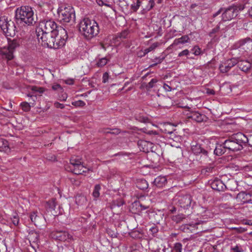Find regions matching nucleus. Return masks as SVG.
Returning <instances> with one entry per match:
<instances>
[{
    "instance_id": "1",
    "label": "nucleus",
    "mask_w": 252,
    "mask_h": 252,
    "mask_svg": "<svg viewBox=\"0 0 252 252\" xmlns=\"http://www.w3.org/2000/svg\"><path fill=\"white\" fill-rule=\"evenodd\" d=\"M58 26L55 22L49 20L41 22L36 29V33L39 41L41 40L44 45L52 47V42L49 40L50 36H53Z\"/></svg>"
},
{
    "instance_id": "2",
    "label": "nucleus",
    "mask_w": 252,
    "mask_h": 252,
    "mask_svg": "<svg viewBox=\"0 0 252 252\" xmlns=\"http://www.w3.org/2000/svg\"><path fill=\"white\" fill-rule=\"evenodd\" d=\"M79 31L86 38L91 39L98 34L99 29L94 20L85 18L80 23Z\"/></svg>"
},
{
    "instance_id": "3",
    "label": "nucleus",
    "mask_w": 252,
    "mask_h": 252,
    "mask_svg": "<svg viewBox=\"0 0 252 252\" xmlns=\"http://www.w3.org/2000/svg\"><path fill=\"white\" fill-rule=\"evenodd\" d=\"M248 142V138L242 133L239 132L233 134L224 142L225 148L227 149L228 152H230L242 150L243 144Z\"/></svg>"
},
{
    "instance_id": "4",
    "label": "nucleus",
    "mask_w": 252,
    "mask_h": 252,
    "mask_svg": "<svg viewBox=\"0 0 252 252\" xmlns=\"http://www.w3.org/2000/svg\"><path fill=\"white\" fill-rule=\"evenodd\" d=\"M16 19L26 25H32L34 22L33 11L29 6H22L16 9L15 11Z\"/></svg>"
},
{
    "instance_id": "5",
    "label": "nucleus",
    "mask_w": 252,
    "mask_h": 252,
    "mask_svg": "<svg viewBox=\"0 0 252 252\" xmlns=\"http://www.w3.org/2000/svg\"><path fill=\"white\" fill-rule=\"evenodd\" d=\"M53 36H50L49 40L52 42V47L59 48L63 46L68 38L67 31L62 27H58L54 32Z\"/></svg>"
},
{
    "instance_id": "6",
    "label": "nucleus",
    "mask_w": 252,
    "mask_h": 252,
    "mask_svg": "<svg viewBox=\"0 0 252 252\" xmlns=\"http://www.w3.org/2000/svg\"><path fill=\"white\" fill-rule=\"evenodd\" d=\"M61 22L63 24L75 23V14L74 8L70 5H62L58 9Z\"/></svg>"
},
{
    "instance_id": "7",
    "label": "nucleus",
    "mask_w": 252,
    "mask_h": 252,
    "mask_svg": "<svg viewBox=\"0 0 252 252\" xmlns=\"http://www.w3.org/2000/svg\"><path fill=\"white\" fill-rule=\"evenodd\" d=\"M20 45L19 40L13 39L8 41V46L4 47L0 49V55L3 59L11 60L14 57L13 52L15 49Z\"/></svg>"
},
{
    "instance_id": "8",
    "label": "nucleus",
    "mask_w": 252,
    "mask_h": 252,
    "mask_svg": "<svg viewBox=\"0 0 252 252\" xmlns=\"http://www.w3.org/2000/svg\"><path fill=\"white\" fill-rule=\"evenodd\" d=\"M0 27L6 36H14L16 34V27L13 21L7 19H0Z\"/></svg>"
},
{
    "instance_id": "9",
    "label": "nucleus",
    "mask_w": 252,
    "mask_h": 252,
    "mask_svg": "<svg viewBox=\"0 0 252 252\" xmlns=\"http://www.w3.org/2000/svg\"><path fill=\"white\" fill-rule=\"evenodd\" d=\"M175 200L178 205L184 209H188L192 206V197L189 195H179Z\"/></svg>"
},
{
    "instance_id": "10",
    "label": "nucleus",
    "mask_w": 252,
    "mask_h": 252,
    "mask_svg": "<svg viewBox=\"0 0 252 252\" xmlns=\"http://www.w3.org/2000/svg\"><path fill=\"white\" fill-rule=\"evenodd\" d=\"M239 13V10L236 6H230L226 8L221 15L223 21H230L236 17Z\"/></svg>"
},
{
    "instance_id": "11",
    "label": "nucleus",
    "mask_w": 252,
    "mask_h": 252,
    "mask_svg": "<svg viewBox=\"0 0 252 252\" xmlns=\"http://www.w3.org/2000/svg\"><path fill=\"white\" fill-rule=\"evenodd\" d=\"M53 239L61 241H69L72 239V236L65 230H56L51 233Z\"/></svg>"
},
{
    "instance_id": "12",
    "label": "nucleus",
    "mask_w": 252,
    "mask_h": 252,
    "mask_svg": "<svg viewBox=\"0 0 252 252\" xmlns=\"http://www.w3.org/2000/svg\"><path fill=\"white\" fill-rule=\"evenodd\" d=\"M235 46L240 51L248 52L252 49V40L250 38L241 40L235 43Z\"/></svg>"
},
{
    "instance_id": "13",
    "label": "nucleus",
    "mask_w": 252,
    "mask_h": 252,
    "mask_svg": "<svg viewBox=\"0 0 252 252\" xmlns=\"http://www.w3.org/2000/svg\"><path fill=\"white\" fill-rule=\"evenodd\" d=\"M232 184L236 185V182L233 180L228 181L226 185H225L220 180H215L211 183V185L212 189L218 191H222Z\"/></svg>"
},
{
    "instance_id": "14",
    "label": "nucleus",
    "mask_w": 252,
    "mask_h": 252,
    "mask_svg": "<svg viewBox=\"0 0 252 252\" xmlns=\"http://www.w3.org/2000/svg\"><path fill=\"white\" fill-rule=\"evenodd\" d=\"M238 60L236 58H232L230 60L222 63L219 66L220 70L222 73H226L230 69L237 64Z\"/></svg>"
},
{
    "instance_id": "15",
    "label": "nucleus",
    "mask_w": 252,
    "mask_h": 252,
    "mask_svg": "<svg viewBox=\"0 0 252 252\" xmlns=\"http://www.w3.org/2000/svg\"><path fill=\"white\" fill-rule=\"evenodd\" d=\"M238 202L242 204L249 203L252 201V194L244 191L239 192L236 197Z\"/></svg>"
},
{
    "instance_id": "16",
    "label": "nucleus",
    "mask_w": 252,
    "mask_h": 252,
    "mask_svg": "<svg viewBox=\"0 0 252 252\" xmlns=\"http://www.w3.org/2000/svg\"><path fill=\"white\" fill-rule=\"evenodd\" d=\"M138 145L141 151L145 153H149L153 151V144L149 141L141 140L138 142Z\"/></svg>"
},
{
    "instance_id": "17",
    "label": "nucleus",
    "mask_w": 252,
    "mask_h": 252,
    "mask_svg": "<svg viewBox=\"0 0 252 252\" xmlns=\"http://www.w3.org/2000/svg\"><path fill=\"white\" fill-rule=\"evenodd\" d=\"M191 151L196 155H201L204 157H208V152L204 149L200 144L192 145Z\"/></svg>"
},
{
    "instance_id": "18",
    "label": "nucleus",
    "mask_w": 252,
    "mask_h": 252,
    "mask_svg": "<svg viewBox=\"0 0 252 252\" xmlns=\"http://www.w3.org/2000/svg\"><path fill=\"white\" fill-rule=\"evenodd\" d=\"M31 221L37 226H40L41 223L43 222V217L41 215H38L35 212H32L30 215Z\"/></svg>"
},
{
    "instance_id": "19",
    "label": "nucleus",
    "mask_w": 252,
    "mask_h": 252,
    "mask_svg": "<svg viewBox=\"0 0 252 252\" xmlns=\"http://www.w3.org/2000/svg\"><path fill=\"white\" fill-rule=\"evenodd\" d=\"M190 38L188 35L182 36V37L175 39L170 47H174L179 44H185L190 42Z\"/></svg>"
},
{
    "instance_id": "20",
    "label": "nucleus",
    "mask_w": 252,
    "mask_h": 252,
    "mask_svg": "<svg viewBox=\"0 0 252 252\" xmlns=\"http://www.w3.org/2000/svg\"><path fill=\"white\" fill-rule=\"evenodd\" d=\"M188 117L196 121V122L200 123L203 121L205 118V116L199 113L198 112H192L190 113V115Z\"/></svg>"
},
{
    "instance_id": "21",
    "label": "nucleus",
    "mask_w": 252,
    "mask_h": 252,
    "mask_svg": "<svg viewBox=\"0 0 252 252\" xmlns=\"http://www.w3.org/2000/svg\"><path fill=\"white\" fill-rule=\"evenodd\" d=\"M73 172L77 175L82 174L83 173H86L88 171V169L85 166L83 163L79 164L77 166H75L74 167H71Z\"/></svg>"
},
{
    "instance_id": "22",
    "label": "nucleus",
    "mask_w": 252,
    "mask_h": 252,
    "mask_svg": "<svg viewBox=\"0 0 252 252\" xmlns=\"http://www.w3.org/2000/svg\"><path fill=\"white\" fill-rule=\"evenodd\" d=\"M0 151L8 153L10 151L8 141L3 138L0 137Z\"/></svg>"
},
{
    "instance_id": "23",
    "label": "nucleus",
    "mask_w": 252,
    "mask_h": 252,
    "mask_svg": "<svg viewBox=\"0 0 252 252\" xmlns=\"http://www.w3.org/2000/svg\"><path fill=\"white\" fill-rule=\"evenodd\" d=\"M167 182V179L164 176H158L155 178L154 184L158 188H162L165 185Z\"/></svg>"
},
{
    "instance_id": "24",
    "label": "nucleus",
    "mask_w": 252,
    "mask_h": 252,
    "mask_svg": "<svg viewBox=\"0 0 252 252\" xmlns=\"http://www.w3.org/2000/svg\"><path fill=\"white\" fill-rule=\"evenodd\" d=\"M227 151H228L227 149L225 148L224 142H223L222 144H217L214 153L217 156H221Z\"/></svg>"
},
{
    "instance_id": "25",
    "label": "nucleus",
    "mask_w": 252,
    "mask_h": 252,
    "mask_svg": "<svg viewBox=\"0 0 252 252\" xmlns=\"http://www.w3.org/2000/svg\"><path fill=\"white\" fill-rule=\"evenodd\" d=\"M238 66L239 68L244 72H248L251 67V63L247 61H243L238 62Z\"/></svg>"
},
{
    "instance_id": "26",
    "label": "nucleus",
    "mask_w": 252,
    "mask_h": 252,
    "mask_svg": "<svg viewBox=\"0 0 252 252\" xmlns=\"http://www.w3.org/2000/svg\"><path fill=\"white\" fill-rule=\"evenodd\" d=\"M56 206V199L52 198L51 200L46 202L45 207L50 210H54Z\"/></svg>"
},
{
    "instance_id": "27",
    "label": "nucleus",
    "mask_w": 252,
    "mask_h": 252,
    "mask_svg": "<svg viewBox=\"0 0 252 252\" xmlns=\"http://www.w3.org/2000/svg\"><path fill=\"white\" fill-rule=\"evenodd\" d=\"M136 186L139 189L144 190L148 188V184L145 180L141 179L137 182Z\"/></svg>"
},
{
    "instance_id": "28",
    "label": "nucleus",
    "mask_w": 252,
    "mask_h": 252,
    "mask_svg": "<svg viewBox=\"0 0 252 252\" xmlns=\"http://www.w3.org/2000/svg\"><path fill=\"white\" fill-rule=\"evenodd\" d=\"M70 162L71 165V167H74L75 166L78 165L79 164L83 163L82 158L78 157H73L70 160Z\"/></svg>"
},
{
    "instance_id": "29",
    "label": "nucleus",
    "mask_w": 252,
    "mask_h": 252,
    "mask_svg": "<svg viewBox=\"0 0 252 252\" xmlns=\"http://www.w3.org/2000/svg\"><path fill=\"white\" fill-rule=\"evenodd\" d=\"M100 189L101 188L99 185H96L94 186V189L93 192V196L95 198H97L99 196V191L100 190Z\"/></svg>"
},
{
    "instance_id": "30",
    "label": "nucleus",
    "mask_w": 252,
    "mask_h": 252,
    "mask_svg": "<svg viewBox=\"0 0 252 252\" xmlns=\"http://www.w3.org/2000/svg\"><path fill=\"white\" fill-rule=\"evenodd\" d=\"M230 250L233 252H243L244 251L243 247L239 244L232 246Z\"/></svg>"
},
{
    "instance_id": "31",
    "label": "nucleus",
    "mask_w": 252,
    "mask_h": 252,
    "mask_svg": "<svg viewBox=\"0 0 252 252\" xmlns=\"http://www.w3.org/2000/svg\"><path fill=\"white\" fill-rule=\"evenodd\" d=\"M32 91L33 92L36 93L38 94H41L45 91V90L42 87H39L37 86H32L31 88Z\"/></svg>"
},
{
    "instance_id": "32",
    "label": "nucleus",
    "mask_w": 252,
    "mask_h": 252,
    "mask_svg": "<svg viewBox=\"0 0 252 252\" xmlns=\"http://www.w3.org/2000/svg\"><path fill=\"white\" fill-rule=\"evenodd\" d=\"M108 59L106 58H102L100 59L96 63V65L98 67H102L104 66L108 62Z\"/></svg>"
},
{
    "instance_id": "33",
    "label": "nucleus",
    "mask_w": 252,
    "mask_h": 252,
    "mask_svg": "<svg viewBox=\"0 0 252 252\" xmlns=\"http://www.w3.org/2000/svg\"><path fill=\"white\" fill-rule=\"evenodd\" d=\"M158 80L156 78H153L150 82L147 85V89H151L154 88L155 86V84L158 82Z\"/></svg>"
},
{
    "instance_id": "34",
    "label": "nucleus",
    "mask_w": 252,
    "mask_h": 252,
    "mask_svg": "<svg viewBox=\"0 0 252 252\" xmlns=\"http://www.w3.org/2000/svg\"><path fill=\"white\" fill-rule=\"evenodd\" d=\"M173 251L174 252H182V245L180 243H176L174 244Z\"/></svg>"
},
{
    "instance_id": "35",
    "label": "nucleus",
    "mask_w": 252,
    "mask_h": 252,
    "mask_svg": "<svg viewBox=\"0 0 252 252\" xmlns=\"http://www.w3.org/2000/svg\"><path fill=\"white\" fill-rule=\"evenodd\" d=\"M155 5V1L154 0H149L148 2V5L146 6V7L144 8V10L148 11L150 10L151 9L153 8V7Z\"/></svg>"
},
{
    "instance_id": "36",
    "label": "nucleus",
    "mask_w": 252,
    "mask_h": 252,
    "mask_svg": "<svg viewBox=\"0 0 252 252\" xmlns=\"http://www.w3.org/2000/svg\"><path fill=\"white\" fill-rule=\"evenodd\" d=\"M191 50L193 54L195 56H198L201 54V49L198 46H194Z\"/></svg>"
},
{
    "instance_id": "37",
    "label": "nucleus",
    "mask_w": 252,
    "mask_h": 252,
    "mask_svg": "<svg viewBox=\"0 0 252 252\" xmlns=\"http://www.w3.org/2000/svg\"><path fill=\"white\" fill-rule=\"evenodd\" d=\"M21 106L22 108V109L25 111H28L30 109V105L29 103L27 102H23L21 103Z\"/></svg>"
},
{
    "instance_id": "38",
    "label": "nucleus",
    "mask_w": 252,
    "mask_h": 252,
    "mask_svg": "<svg viewBox=\"0 0 252 252\" xmlns=\"http://www.w3.org/2000/svg\"><path fill=\"white\" fill-rule=\"evenodd\" d=\"M158 231V228L157 226L154 225L149 229V232L155 236Z\"/></svg>"
},
{
    "instance_id": "39",
    "label": "nucleus",
    "mask_w": 252,
    "mask_h": 252,
    "mask_svg": "<svg viewBox=\"0 0 252 252\" xmlns=\"http://www.w3.org/2000/svg\"><path fill=\"white\" fill-rule=\"evenodd\" d=\"M141 2L140 0H137L136 4H132L131 6V9L134 11H136L141 5Z\"/></svg>"
},
{
    "instance_id": "40",
    "label": "nucleus",
    "mask_w": 252,
    "mask_h": 252,
    "mask_svg": "<svg viewBox=\"0 0 252 252\" xmlns=\"http://www.w3.org/2000/svg\"><path fill=\"white\" fill-rule=\"evenodd\" d=\"M164 60V58H160V57H156L154 59V62H155V63L151 64L150 67H153L156 65H157L158 63H161L163 60Z\"/></svg>"
},
{
    "instance_id": "41",
    "label": "nucleus",
    "mask_w": 252,
    "mask_h": 252,
    "mask_svg": "<svg viewBox=\"0 0 252 252\" xmlns=\"http://www.w3.org/2000/svg\"><path fill=\"white\" fill-rule=\"evenodd\" d=\"M185 219L183 217V215H178L173 217V220L176 222H179L183 220V219Z\"/></svg>"
},
{
    "instance_id": "42",
    "label": "nucleus",
    "mask_w": 252,
    "mask_h": 252,
    "mask_svg": "<svg viewBox=\"0 0 252 252\" xmlns=\"http://www.w3.org/2000/svg\"><path fill=\"white\" fill-rule=\"evenodd\" d=\"M72 104L75 106H84L85 103L82 100H78L72 102Z\"/></svg>"
},
{
    "instance_id": "43",
    "label": "nucleus",
    "mask_w": 252,
    "mask_h": 252,
    "mask_svg": "<svg viewBox=\"0 0 252 252\" xmlns=\"http://www.w3.org/2000/svg\"><path fill=\"white\" fill-rule=\"evenodd\" d=\"M222 198L223 200L226 201V200H229L230 198H234V197H233L232 195L230 193H225L223 194Z\"/></svg>"
},
{
    "instance_id": "44",
    "label": "nucleus",
    "mask_w": 252,
    "mask_h": 252,
    "mask_svg": "<svg viewBox=\"0 0 252 252\" xmlns=\"http://www.w3.org/2000/svg\"><path fill=\"white\" fill-rule=\"evenodd\" d=\"M139 206L140 207V210H144L147 208V207L141 204L139 202H135L133 204V206Z\"/></svg>"
},
{
    "instance_id": "45",
    "label": "nucleus",
    "mask_w": 252,
    "mask_h": 252,
    "mask_svg": "<svg viewBox=\"0 0 252 252\" xmlns=\"http://www.w3.org/2000/svg\"><path fill=\"white\" fill-rule=\"evenodd\" d=\"M12 223L15 225H17L19 223V218L17 216H14L13 218L11 219Z\"/></svg>"
},
{
    "instance_id": "46",
    "label": "nucleus",
    "mask_w": 252,
    "mask_h": 252,
    "mask_svg": "<svg viewBox=\"0 0 252 252\" xmlns=\"http://www.w3.org/2000/svg\"><path fill=\"white\" fill-rule=\"evenodd\" d=\"M109 79V74L107 72H105L102 76V82L105 83L108 82Z\"/></svg>"
},
{
    "instance_id": "47",
    "label": "nucleus",
    "mask_w": 252,
    "mask_h": 252,
    "mask_svg": "<svg viewBox=\"0 0 252 252\" xmlns=\"http://www.w3.org/2000/svg\"><path fill=\"white\" fill-rule=\"evenodd\" d=\"M220 30V27L218 26L212 30V31L209 33V35L210 36H213V35L215 33L218 32Z\"/></svg>"
},
{
    "instance_id": "48",
    "label": "nucleus",
    "mask_w": 252,
    "mask_h": 252,
    "mask_svg": "<svg viewBox=\"0 0 252 252\" xmlns=\"http://www.w3.org/2000/svg\"><path fill=\"white\" fill-rule=\"evenodd\" d=\"M189 53V51L188 49H185L178 54L179 57H182L183 56H188Z\"/></svg>"
},
{
    "instance_id": "49",
    "label": "nucleus",
    "mask_w": 252,
    "mask_h": 252,
    "mask_svg": "<svg viewBox=\"0 0 252 252\" xmlns=\"http://www.w3.org/2000/svg\"><path fill=\"white\" fill-rule=\"evenodd\" d=\"M52 88L54 91H61L62 90V88L61 85L58 84L53 85Z\"/></svg>"
},
{
    "instance_id": "50",
    "label": "nucleus",
    "mask_w": 252,
    "mask_h": 252,
    "mask_svg": "<svg viewBox=\"0 0 252 252\" xmlns=\"http://www.w3.org/2000/svg\"><path fill=\"white\" fill-rule=\"evenodd\" d=\"M158 45L159 44L158 42L154 43L149 47H148L149 50L152 51L155 49L157 47H158Z\"/></svg>"
},
{
    "instance_id": "51",
    "label": "nucleus",
    "mask_w": 252,
    "mask_h": 252,
    "mask_svg": "<svg viewBox=\"0 0 252 252\" xmlns=\"http://www.w3.org/2000/svg\"><path fill=\"white\" fill-rule=\"evenodd\" d=\"M54 106L57 108L63 109L64 108V106L63 104L60 103L58 102L54 103Z\"/></svg>"
},
{
    "instance_id": "52",
    "label": "nucleus",
    "mask_w": 252,
    "mask_h": 252,
    "mask_svg": "<svg viewBox=\"0 0 252 252\" xmlns=\"http://www.w3.org/2000/svg\"><path fill=\"white\" fill-rule=\"evenodd\" d=\"M163 87L165 91L167 92H170L172 90L171 87L166 84H164Z\"/></svg>"
},
{
    "instance_id": "53",
    "label": "nucleus",
    "mask_w": 252,
    "mask_h": 252,
    "mask_svg": "<svg viewBox=\"0 0 252 252\" xmlns=\"http://www.w3.org/2000/svg\"><path fill=\"white\" fill-rule=\"evenodd\" d=\"M100 48L103 49L105 51L110 46L109 44H105L103 43H100Z\"/></svg>"
},
{
    "instance_id": "54",
    "label": "nucleus",
    "mask_w": 252,
    "mask_h": 252,
    "mask_svg": "<svg viewBox=\"0 0 252 252\" xmlns=\"http://www.w3.org/2000/svg\"><path fill=\"white\" fill-rule=\"evenodd\" d=\"M206 93L208 94L214 95L215 94V91L212 89H208L207 90Z\"/></svg>"
},
{
    "instance_id": "55",
    "label": "nucleus",
    "mask_w": 252,
    "mask_h": 252,
    "mask_svg": "<svg viewBox=\"0 0 252 252\" xmlns=\"http://www.w3.org/2000/svg\"><path fill=\"white\" fill-rule=\"evenodd\" d=\"M222 9V8H220L216 13L214 14H213V17H216L218 15H220L221 13V12Z\"/></svg>"
},
{
    "instance_id": "56",
    "label": "nucleus",
    "mask_w": 252,
    "mask_h": 252,
    "mask_svg": "<svg viewBox=\"0 0 252 252\" xmlns=\"http://www.w3.org/2000/svg\"><path fill=\"white\" fill-rule=\"evenodd\" d=\"M74 81L73 79L66 80L65 83L68 85H72L73 84Z\"/></svg>"
},
{
    "instance_id": "57",
    "label": "nucleus",
    "mask_w": 252,
    "mask_h": 252,
    "mask_svg": "<svg viewBox=\"0 0 252 252\" xmlns=\"http://www.w3.org/2000/svg\"><path fill=\"white\" fill-rule=\"evenodd\" d=\"M96 2L99 5H100V6L103 5V1L102 0H96Z\"/></svg>"
},
{
    "instance_id": "58",
    "label": "nucleus",
    "mask_w": 252,
    "mask_h": 252,
    "mask_svg": "<svg viewBox=\"0 0 252 252\" xmlns=\"http://www.w3.org/2000/svg\"><path fill=\"white\" fill-rule=\"evenodd\" d=\"M103 5H105V6H106L109 7H111L112 6L111 4L109 3L108 2H104V1L103 2Z\"/></svg>"
},
{
    "instance_id": "59",
    "label": "nucleus",
    "mask_w": 252,
    "mask_h": 252,
    "mask_svg": "<svg viewBox=\"0 0 252 252\" xmlns=\"http://www.w3.org/2000/svg\"><path fill=\"white\" fill-rule=\"evenodd\" d=\"M124 204V202L123 201H121L120 202V203L117 204V206H118V207H120V206H122ZM115 205H116V204H115V203L114 202V205L115 206Z\"/></svg>"
},
{
    "instance_id": "60",
    "label": "nucleus",
    "mask_w": 252,
    "mask_h": 252,
    "mask_svg": "<svg viewBox=\"0 0 252 252\" xmlns=\"http://www.w3.org/2000/svg\"><path fill=\"white\" fill-rule=\"evenodd\" d=\"M249 14L250 16L252 18V7L249 11Z\"/></svg>"
},
{
    "instance_id": "61",
    "label": "nucleus",
    "mask_w": 252,
    "mask_h": 252,
    "mask_svg": "<svg viewBox=\"0 0 252 252\" xmlns=\"http://www.w3.org/2000/svg\"><path fill=\"white\" fill-rule=\"evenodd\" d=\"M150 52H151V51L150 50H149V48H148L144 50V54L145 55Z\"/></svg>"
},
{
    "instance_id": "62",
    "label": "nucleus",
    "mask_w": 252,
    "mask_h": 252,
    "mask_svg": "<svg viewBox=\"0 0 252 252\" xmlns=\"http://www.w3.org/2000/svg\"><path fill=\"white\" fill-rule=\"evenodd\" d=\"M192 225H189V224H186L184 226V229H185V228H187V229H189V226H191Z\"/></svg>"
},
{
    "instance_id": "63",
    "label": "nucleus",
    "mask_w": 252,
    "mask_h": 252,
    "mask_svg": "<svg viewBox=\"0 0 252 252\" xmlns=\"http://www.w3.org/2000/svg\"><path fill=\"white\" fill-rule=\"evenodd\" d=\"M166 133H169V134H171V133H172V131H168L166 132Z\"/></svg>"
},
{
    "instance_id": "64",
    "label": "nucleus",
    "mask_w": 252,
    "mask_h": 252,
    "mask_svg": "<svg viewBox=\"0 0 252 252\" xmlns=\"http://www.w3.org/2000/svg\"><path fill=\"white\" fill-rule=\"evenodd\" d=\"M81 199H82L83 200H86V198L85 197H82Z\"/></svg>"
}]
</instances>
